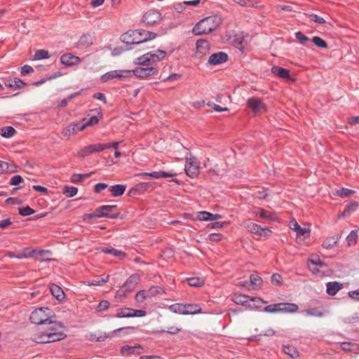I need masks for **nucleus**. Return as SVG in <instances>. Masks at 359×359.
<instances>
[{
    "label": "nucleus",
    "mask_w": 359,
    "mask_h": 359,
    "mask_svg": "<svg viewBox=\"0 0 359 359\" xmlns=\"http://www.w3.org/2000/svg\"><path fill=\"white\" fill-rule=\"evenodd\" d=\"M78 192L77 188L74 187H65L63 193L67 194L68 197L74 196Z\"/></svg>",
    "instance_id": "5fc2aeb1"
},
{
    "label": "nucleus",
    "mask_w": 359,
    "mask_h": 359,
    "mask_svg": "<svg viewBox=\"0 0 359 359\" xmlns=\"http://www.w3.org/2000/svg\"><path fill=\"white\" fill-rule=\"evenodd\" d=\"M295 36L302 45L306 46V43L310 41V39L301 32H296Z\"/></svg>",
    "instance_id": "864d4df0"
},
{
    "label": "nucleus",
    "mask_w": 359,
    "mask_h": 359,
    "mask_svg": "<svg viewBox=\"0 0 359 359\" xmlns=\"http://www.w3.org/2000/svg\"><path fill=\"white\" fill-rule=\"evenodd\" d=\"M185 304H174L169 306V309L175 313L185 315Z\"/></svg>",
    "instance_id": "ea45409f"
},
{
    "label": "nucleus",
    "mask_w": 359,
    "mask_h": 359,
    "mask_svg": "<svg viewBox=\"0 0 359 359\" xmlns=\"http://www.w3.org/2000/svg\"><path fill=\"white\" fill-rule=\"evenodd\" d=\"M196 55L198 57L207 55L209 53L210 44L209 42L205 39H198L196 43Z\"/></svg>",
    "instance_id": "ddd939ff"
},
{
    "label": "nucleus",
    "mask_w": 359,
    "mask_h": 359,
    "mask_svg": "<svg viewBox=\"0 0 359 359\" xmlns=\"http://www.w3.org/2000/svg\"><path fill=\"white\" fill-rule=\"evenodd\" d=\"M136 349H142V347L139 344L134 346H123L121 348V353L122 354L132 355L135 353Z\"/></svg>",
    "instance_id": "37998d69"
},
{
    "label": "nucleus",
    "mask_w": 359,
    "mask_h": 359,
    "mask_svg": "<svg viewBox=\"0 0 359 359\" xmlns=\"http://www.w3.org/2000/svg\"><path fill=\"white\" fill-rule=\"evenodd\" d=\"M158 68L154 66H141L133 70V74L140 79H149L158 74Z\"/></svg>",
    "instance_id": "0eeeda50"
},
{
    "label": "nucleus",
    "mask_w": 359,
    "mask_h": 359,
    "mask_svg": "<svg viewBox=\"0 0 359 359\" xmlns=\"http://www.w3.org/2000/svg\"><path fill=\"white\" fill-rule=\"evenodd\" d=\"M228 55L224 52H219L212 54L208 59V64L210 65H217L226 62Z\"/></svg>",
    "instance_id": "dca6fc26"
},
{
    "label": "nucleus",
    "mask_w": 359,
    "mask_h": 359,
    "mask_svg": "<svg viewBox=\"0 0 359 359\" xmlns=\"http://www.w3.org/2000/svg\"><path fill=\"white\" fill-rule=\"evenodd\" d=\"M50 254L48 250H39L37 251L36 250H31L29 248H25L23 252L21 255H17L16 258L22 259V258H27L31 257L34 255H40L43 256L45 255Z\"/></svg>",
    "instance_id": "aec40b11"
},
{
    "label": "nucleus",
    "mask_w": 359,
    "mask_h": 359,
    "mask_svg": "<svg viewBox=\"0 0 359 359\" xmlns=\"http://www.w3.org/2000/svg\"><path fill=\"white\" fill-rule=\"evenodd\" d=\"M279 313H292L298 311L299 306L293 303H278L276 304Z\"/></svg>",
    "instance_id": "a211bd4d"
},
{
    "label": "nucleus",
    "mask_w": 359,
    "mask_h": 359,
    "mask_svg": "<svg viewBox=\"0 0 359 359\" xmlns=\"http://www.w3.org/2000/svg\"><path fill=\"white\" fill-rule=\"evenodd\" d=\"M199 163L195 157L187 158L184 170L186 174L191 178L196 177L199 174Z\"/></svg>",
    "instance_id": "9d476101"
},
{
    "label": "nucleus",
    "mask_w": 359,
    "mask_h": 359,
    "mask_svg": "<svg viewBox=\"0 0 359 359\" xmlns=\"http://www.w3.org/2000/svg\"><path fill=\"white\" fill-rule=\"evenodd\" d=\"M235 3L246 7H255L259 8L262 6L259 4V1L257 0H233Z\"/></svg>",
    "instance_id": "7c9ffc66"
},
{
    "label": "nucleus",
    "mask_w": 359,
    "mask_h": 359,
    "mask_svg": "<svg viewBox=\"0 0 359 359\" xmlns=\"http://www.w3.org/2000/svg\"><path fill=\"white\" fill-rule=\"evenodd\" d=\"M164 292L163 290L158 286H152L149 290H146V294L148 298L156 296V294Z\"/></svg>",
    "instance_id": "49530a36"
},
{
    "label": "nucleus",
    "mask_w": 359,
    "mask_h": 359,
    "mask_svg": "<svg viewBox=\"0 0 359 359\" xmlns=\"http://www.w3.org/2000/svg\"><path fill=\"white\" fill-rule=\"evenodd\" d=\"M338 242V238L335 237H330L327 238L323 243V247L326 249H330L333 248L337 245Z\"/></svg>",
    "instance_id": "a18cd8bd"
},
{
    "label": "nucleus",
    "mask_w": 359,
    "mask_h": 359,
    "mask_svg": "<svg viewBox=\"0 0 359 359\" xmlns=\"http://www.w3.org/2000/svg\"><path fill=\"white\" fill-rule=\"evenodd\" d=\"M5 86L9 88L20 89L27 86V83L18 78L9 79L5 82Z\"/></svg>",
    "instance_id": "4be33fe9"
},
{
    "label": "nucleus",
    "mask_w": 359,
    "mask_h": 359,
    "mask_svg": "<svg viewBox=\"0 0 359 359\" xmlns=\"http://www.w3.org/2000/svg\"><path fill=\"white\" fill-rule=\"evenodd\" d=\"M135 299L139 302H142L144 299H149L146 294V290L139 291L135 295Z\"/></svg>",
    "instance_id": "680f3d73"
},
{
    "label": "nucleus",
    "mask_w": 359,
    "mask_h": 359,
    "mask_svg": "<svg viewBox=\"0 0 359 359\" xmlns=\"http://www.w3.org/2000/svg\"><path fill=\"white\" fill-rule=\"evenodd\" d=\"M358 203L355 201L351 202L350 204L346 205V207L344 209V214H350L352 212L355 211L356 208H358Z\"/></svg>",
    "instance_id": "bf43d9fd"
},
{
    "label": "nucleus",
    "mask_w": 359,
    "mask_h": 359,
    "mask_svg": "<svg viewBox=\"0 0 359 359\" xmlns=\"http://www.w3.org/2000/svg\"><path fill=\"white\" fill-rule=\"evenodd\" d=\"M223 235L221 233H210L208 236V241L210 242H219L222 240Z\"/></svg>",
    "instance_id": "e2e57ef3"
},
{
    "label": "nucleus",
    "mask_w": 359,
    "mask_h": 359,
    "mask_svg": "<svg viewBox=\"0 0 359 359\" xmlns=\"http://www.w3.org/2000/svg\"><path fill=\"white\" fill-rule=\"evenodd\" d=\"M232 300L236 304L241 305L247 309L253 310L259 307V303L267 304V302L259 297H251L243 294H235Z\"/></svg>",
    "instance_id": "39448f33"
},
{
    "label": "nucleus",
    "mask_w": 359,
    "mask_h": 359,
    "mask_svg": "<svg viewBox=\"0 0 359 359\" xmlns=\"http://www.w3.org/2000/svg\"><path fill=\"white\" fill-rule=\"evenodd\" d=\"M81 60L77 56L73 55L71 53H65L60 57V62L65 66H74L81 62Z\"/></svg>",
    "instance_id": "2eb2a0df"
},
{
    "label": "nucleus",
    "mask_w": 359,
    "mask_h": 359,
    "mask_svg": "<svg viewBox=\"0 0 359 359\" xmlns=\"http://www.w3.org/2000/svg\"><path fill=\"white\" fill-rule=\"evenodd\" d=\"M222 23V18L219 15H212L201 20L192 29L195 35H202L210 33L217 29Z\"/></svg>",
    "instance_id": "f03ea898"
},
{
    "label": "nucleus",
    "mask_w": 359,
    "mask_h": 359,
    "mask_svg": "<svg viewBox=\"0 0 359 359\" xmlns=\"http://www.w3.org/2000/svg\"><path fill=\"white\" fill-rule=\"evenodd\" d=\"M93 43V37L89 34H83L81 36L78 42V46L85 48L92 45Z\"/></svg>",
    "instance_id": "c85d7f7f"
},
{
    "label": "nucleus",
    "mask_w": 359,
    "mask_h": 359,
    "mask_svg": "<svg viewBox=\"0 0 359 359\" xmlns=\"http://www.w3.org/2000/svg\"><path fill=\"white\" fill-rule=\"evenodd\" d=\"M126 189V185L116 184L110 187L109 191L111 192V195L114 197H118L122 196L124 194Z\"/></svg>",
    "instance_id": "c756f323"
},
{
    "label": "nucleus",
    "mask_w": 359,
    "mask_h": 359,
    "mask_svg": "<svg viewBox=\"0 0 359 359\" xmlns=\"http://www.w3.org/2000/svg\"><path fill=\"white\" fill-rule=\"evenodd\" d=\"M16 131L12 126H6L1 128V135L6 138H10L14 136Z\"/></svg>",
    "instance_id": "58836bf2"
},
{
    "label": "nucleus",
    "mask_w": 359,
    "mask_h": 359,
    "mask_svg": "<svg viewBox=\"0 0 359 359\" xmlns=\"http://www.w3.org/2000/svg\"><path fill=\"white\" fill-rule=\"evenodd\" d=\"M283 352L290 356L292 358H297L299 357V351L292 346H283Z\"/></svg>",
    "instance_id": "473e14b6"
},
{
    "label": "nucleus",
    "mask_w": 359,
    "mask_h": 359,
    "mask_svg": "<svg viewBox=\"0 0 359 359\" xmlns=\"http://www.w3.org/2000/svg\"><path fill=\"white\" fill-rule=\"evenodd\" d=\"M161 20V13L155 9L149 10L142 17V22L149 26L156 25L160 22Z\"/></svg>",
    "instance_id": "1a4fd4ad"
},
{
    "label": "nucleus",
    "mask_w": 359,
    "mask_h": 359,
    "mask_svg": "<svg viewBox=\"0 0 359 359\" xmlns=\"http://www.w3.org/2000/svg\"><path fill=\"white\" fill-rule=\"evenodd\" d=\"M243 226L250 233L259 236H267L271 233L269 228H262L259 225L252 222L250 220H245L243 222Z\"/></svg>",
    "instance_id": "6e6552de"
},
{
    "label": "nucleus",
    "mask_w": 359,
    "mask_h": 359,
    "mask_svg": "<svg viewBox=\"0 0 359 359\" xmlns=\"http://www.w3.org/2000/svg\"><path fill=\"white\" fill-rule=\"evenodd\" d=\"M127 327H121V328H118V329H116V330H114L112 332H110V333H104L103 334L96 337V341H104L107 338H111L114 334H116L118 332H121L122 331H123L125 329H126ZM128 328H131L130 327H128Z\"/></svg>",
    "instance_id": "4c0bfd02"
},
{
    "label": "nucleus",
    "mask_w": 359,
    "mask_h": 359,
    "mask_svg": "<svg viewBox=\"0 0 359 359\" xmlns=\"http://www.w3.org/2000/svg\"><path fill=\"white\" fill-rule=\"evenodd\" d=\"M189 285L191 287H199L204 285L203 279L199 277H192L187 279Z\"/></svg>",
    "instance_id": "79ce46f5"
},
{
    "label": "nucleus",
    "mask_w": 359,
    "mask_h": 359,
    "mask_svg": "<svg viewBox=\"0 0 359 359\" xmlns=\"http://www.w3.org/2000/svg\"><path fill=\"white\" fill-rule=\"evenodd\" d=\"M166 52L162 50L148 52L136 59L135 63L141 66L154 65L166 57Z\"/></svg>",
    "instance_id": "20e7f679"
},
{
    "label": "nucleus",
    "mask_w": 359,
    "mask_h": 359,
    "mask_svg": "<svg viewBox=\"0 0 359 359\" xmlns=\"http://www.w3.org/2000/svg\"><path fill=\"white\" fill-rule=\"evenodd\" d=\"M69 127L72 128V129L74 128V134L79 131H82L86 128V126H83V124L81 125L79 123H72L69 125Z\"/></svg>",
    "instance_id": "338daca9"
},
{
    "label": "nucleus",
    "mask_w": 359,
    "mask_h": 359,
    "mask_svg": "<svg viewBox=\"0 0 359 359\" xmlns=\"http://www.w3.org/2000/svg\"><path fill=\"white\" fill-rule=\"evenodd\" d=\"M63 327L62 323L51 319L47 324L39 327L33 341L38 344H46L62 340L66 337Z\"/></svg>",
    "instance_id": "f257e3e1"
},
{
    "label": "nucleus",
    "mask_w": 359,
    "mask_h": 359,
    "mask_svg": "<svg viewBox=\"0 0 359 359\" xmlns=\"http://www.w3.org/2000/svg\"><path fill=\"white\" fill-rule=\"evenodd\" d=\"M297 233V242L299 243H304L310 237V230L301 226L295 231Z\"/></svg>",
    "instance_id": "5701e85b"
},
{
    "label": "nucleus",
    "mask_w": 359,
    "mask_h": 359,
    "mask_svg": "<svg viewBox=\"0 0 359 359\" xmlns=\"http://www.w3.org/2000/svg\"><path fill=\"white\" fill-rule=\"evenodd\" d=\"M139 32L130 30L121 36V40L127 45L135 44V41H138L139 39L137 36Z\"/></svg>",
    "instance_id": "6ab92c4d"
},
{
    "label": "nucleus",
    "mask_w": 359,
    "mask_h": 359,
    "mask_svg": "<svg viewBox=\"0 0 359 359\" xmlns=\"http://www.w3.org/2000/svg\"><path fill=\"white\" fill-rule=\"evenodd\" d=\"M247 105L255 114L266 111V106L262 100L256 97H252L247 101Z\"/></svg>",
    "instance_id": "9b49d317"
},
{
    "label": "nucleus",
    "mask_w": 359,
    "mask_h": 359,
    "mask_svg": "<svg viewBox=\"0 0 359 359\" xmlns=\"http://www.w3.org/2000/svg\"><path fill=\"white\" fill-rule=\"evenodd\" d=\"M53 316L51 309L48 307H41L33 311L29 316L31 323L41 327L47 324Z\"/></svg>",
    "instance_id": "7ed1b4c3"
},
{
    "label": "nucleus",
    "mask_w": 359,
    "mask_h": 359,
    "mask_svg": "<svg viewBox=\"0 0 359 359\" xmlns=\"http://www.w3.org/2000/svg\"><path fill=\"white\" fill-rule=\"evenodd\" d=\"M91 175H92V172H89L87 174H74L72 176L71 180H72V182L77 183V182H82L86 178H88L89 177L91 176Z\"/></svg>",
    "instance_id": "8fccbe9b"
},
{
    "label": "nucleus",
    "mask_w": 359,
    "mask_h": 359,
    "mask_svg": "<svg viewBox=\"0 0 359 359\" xmlns=\"http://www.w3.org/2000/svg\"><path fill=\"white\" fill-rule=\"evenodd\" d=\"M109 302L107 300H102L100 302L97 306V311H104L109 309Z\"/></svg>",
    "instance_id": "052dcab7"
},
{
    "label": "nucleus",
    "mask_w": 359,
    "mask_h": 359,
    "mask_svg": "<svg viewBox=\"0 0 359 359\" xmlns=\"http://www.w3.org/2000/svg\"><path fill=\"white\" fill-rule=\"evenodd\" d=\"M117 208V205H102L95 210V211L89 215V217H109L111 219H116L118 217L119 213H111V212Z\"/></svg>",
    "instance_id": "423d86ee"
},
{
    "label": "nucleus",
    "mask_w": 359,
    "mask_h": 359,
    "mask_svg": "<svg viewBox=\"0 0 359 359\" xmlns=\"http://www.w3.org/2000/svg\"><path fill=\"white\" fill-rule=\"evenodd\" d=\"M355 193L354 190L346 189V188H341L339 189H334L332 191V195L334 196H338L341 198H349Z\"/></svg>",
    "instance_id": "393cba45"
},
{
    "label": "nucleus",
    "mask_w": 359,
    "mask_h": 359,
    "mask_svg": "<svg viewBox=\"0 0 359 359\" xmlns=\"http://www.w3.org/2000/svg\"><path fill=\"white\" fill-rule=\"evenodd\" d=\"M50 291L52 295L58 301H62L65 298V293L63 290L57 285L50 284Z\"/></svg>",
    "instance_id": "a878e982"
},
{
    "label": "nucleus",
    "mask_w": 359,
    "mask_h": 359,
    "mask_svg": "<svg viewBox=\"0 0 359 359\" xmlns=\"http://www.w3.org/2000/svg\"><path fill=\"white\" fill-rule=\"evenodd\" d=\"M271 282L275 285H280L282 283V277L278 273H274L271 276Z\"/></svg>",
    "instance_id": "774afa93"
},
{
    "label": "nucleus",
    "mask_w": 359,
    "mask_h": 359,
    "mask_svg": "<svg viewBox=\"0 0 359 359\" xmlns=\"http://www.w3.org/2000/svg\"><path fill=\"white\" fill-rule=\"evenodd\" d=\"M211 213L206 211H201L198 213L197 219L200 221H210Z\"/></svg>",
    "instance_id": "4d7b16f0"
},
{
    "label": "nucleus",
    "mask_w": 359,
    "mask_h": 359,
    "mask_svg": "<svg viewBox=\"0 0 359 359\" xmlns=\"http://www.w3.org/2000/svg\"><path fill=\"white\" fill-rule=\"evenodd\" d=\"M140 280V275H138L137 273L132 274L126 280V282L122 285V287L128 293H130L135 289V287H137Z\"/></svg>",
    "instance_id": "f8f14e48"
},
{
    "label": "nucleus",
    "mask_w": 359,
    "mask_h": 359,
    "mask_svg": "<svg viewBox=\"0 0 359 359\" xmlns=\"http://www.w3.org/2000/svg\"><path fill=\"white\" fill-rule=\"evenodd\" d=\"M19 213L22 216H29L34 213V210L29 206L19 208Z\"/></svg>",
    "instance_id": "13d9d810"
},
{
    "label": "nucleus",
    "mask_w": 359,
    "mask_h": 359,
    "mask_svg": "<svg viewBox=\"0 0 359 359\" xmlns=\"http://www.w3.org/2000/svg\"><path fill=\"white\" fill-rule=\"evenodd\" d=\"M102 252L105 254L112 255L119 257V258H123L126 256L125 252L118 250H116L114 248H102Z\"/></svg>",
    "instance_id": "f704fd0d"
},
{
    "label": "nucleus",
    "mask_w": 359,
    "mask_h": 359,
    "mask_svg": "<svg viewBox=\"0 0 359 359\" xmlns=\"http://www.w3.org/2000/svg\"><path fill=\"white\" fill-rule=\"evenodd\" d=\"M123 73L124 72L122 70L110 71L103 74L100 78V81L106 83L114 79H121L124 76Z\"/></svg>",
    "instance_id": "412c9836"
},
{
    "label": "nucleus",
    "mask_w": 359,
    "mask_h": 359,
    "mask_svg": "<svg viewBox=\"0 0 359 359\" xmlns=\"http://www.w3.org/2000/svg\"><path fill=\"white\" fill-rule=\"evenodd\" d=\"M341 348L346 351H356L359 349L357 344L346 341L341 344Z\"/></svg>",
    "instance_id": "c03bdc74"
},
{
    "label": "nucleus",
    "mask_w": 359,
    "mask_h": 359,
    "mask_svg": "<svg viewBox=\"0 0 359 359\" xmlns=\"http://www.w3.org/2000/svg\"><path fill=\"white\" fill-rule=\"evenodd\" d=\"M176 175L175 172H168L165 171H155L151 172H142L138 175L140 177H150L154 179L167 178Z\"/></svg>",
    "instance_id": "f3484780"
},
{
    "label": "nucleus",
    "mask_w": 359,
    "mask_h": 359,
    "mask_svg": "<svg viewBox=\"0 0 359 359\" xmlns=\"http://www.w3.org/2000/svg\"><path fill=\"white\" fill-rule=\"evenodd\" d=\"M304 313L307 316L323 317L325 312L318 308H310L304 311Z\"/></svg>",
    "instance_id": "c9c22d12"
},
{
    "label": "nucleus",
    "mask_w": 359,
    "mask_h": 359,
    "mask_svg": "<svg viewBox=\"0 0 359 359\" xmlns=\"http://www.w3.org/2000/svg\"><path fill=\"white\" fill-rule=\"evenodd\" d=\"M50 57V55L47 50L39 49L36 50L34 59L36 60H39L42 59H48Z\"/></svg>",
    "instance_id": "de8ad7c7"
},
{
    "label": "nucleus",
    "mask_w": 359,
    "mask_h": 359,
    "mask_svg": "<svg viewBox=\"0 0 359 359\" xmlns=\"http://www.w3.org/2000/svg\"><path fill=\"white\" fill-rule=\"evenodd\" d=\"M133 309L129 307H124V308H120L117 310V313L115 315V317L116 318H131L133 317L132 315Z\"/></svg>",
    "instance_id": "2f4dec72"
},
{
    "label": "nucleus",
    "mask_w": 359,
    "mask_h": 359,
    "mask_svg": "<svg viewBox=\"0 0 359 359\" xmlns=\"http://www.w3.org/2000/svg\"><path fill=\"white\" fill-rule=\"evenodd\" d=\"M271 72L275 76H277L281 79H289L290 76V73L288 69L278 66H273L271 68Z\"/></svg>",
    "instance_id": "b1692460"
},
{
    "label": "nucleus",
    "mask_w": 359,
    "mask_h": 359,
    "mask_svg": "<svg viewBox=\"0 0 359 359\" xmlns=\"http://www.w3.org/2000/svg\"><path fill=\"white\" fill-rule=\"evenodd\" d=\"M255 216L269 221H276L278 217L276 213L261 209L259 212H255Z\"/></svg>",
    "instance_id": "bb28decb"
},
{
    "label": "nucleus",
    "mask_w": 359,
    "mask_h": 359,
    "mask_svg": "<svg viewBox=\"0 0 359 359\" xmlns=\"http://www.w3.org/2000/svg\"><path fill=\"white\" fill-rule=\"evenodd\" d=\"M185 315L196 314L201 312V308L198 304H185Z\"/></svg>",
    "instance_id": "72a5a7b5"
},
{
    "label": "nucleus",
    "mask_w": 359,
    "mask_h": 359,
    "mask_svg": "<svg viewBox=\"0 0 359 359\" xmlns=\"http://www.w3.org/2000/svg\"><path fill=\"white\" fill-rule=\"evenodd\" d=\"M109 276L108 275L106 276H102L97 280H93L92 281H89L88 285H94V286H100V285H102L104 283H107L109 280Z\"/></svg>",
    "instance_id": "09e8293b"
},
{
    "label": "nucleus",
    "mask_w": 359,
    "mask_h": 359,
    "mask_svg": "<svg viewBox=\"0 0 359 359\" xmlns=\"http://www.w3.org/2000/svg\"><path fill=\"white\" fill-rule=\"evenodd\" d=\"M32 72H34V69L31 66L25 65L22 67L20 74L21 76H24Z\"/></svg>",
    "instance_id": "0e129e2a"
},
{
    "label": "nucleus",
    "mask_w": 359,
    "mask_h": 359,
    "mask_svg": "<svg viewBox=\"0 0 359 359\" xmlns=\"http://www.w3.org/2000/svg\"><path fill=\"white\" fill-rule=\"evenodd\" d=\"M327 293L331 296L335 295L342 288V285L337 282H329L326 285Z\"/></svg>",
    "instance_id": "cd10ccee"
},
{
    "label": "nucleus",
    "mask_w": 359,
    "mask_h": 359,
    "mask_svg": "<svg viewBox=\"0 0 359 359\" xmlns=\"http://www.w3.org/2000/svg\"><path fill=\"white\" fill-rule=\"evenodd\" d=\"M311 41L316 46H318L319 48H327V42L319 36H314Z\"/></svg>",
    "instance_id": "3c124183"
},
{
    "label": "nucleus",
    "mask_w": 359,
    "mask_h": 359,
    "mask_svg": "<svg viewBox=\"0 0 359 359\" xmlns=\"http://www.w3.org/2000/svg\"><path fill=\"white\" fill-rule=\"evenodd\" d=\"M358 238V233L355 231H351L346 238V241L348 245H352L356 243Z\"/></svg>",
    "instance_id": "603ef678"
},
{
    "label": "nucleus",
    "mask_w": 359,
    "mask_h": 359,
    "mask_svg": "<svg viewBox=\"0 0 359 359\" xmlns=\"http://www.w3.org/2000/svg\"><path fill=\"white\" fill-rule=\"evenodd\" d=\"M95 153L93 144H90L81 148L79 151L77 155L80 157H86L92 154Z\"/></svg>",
    "instance_id": "e433bc0d"
},
{
    "label": "nucleus",
    "mask_w": 359,
    "mask_h": 359,
    "mask_svg": "<svg viewBox=\"0 0 359 359\" xmlns=\"http://www.w3.org/2000/svg\"><path fill=\"white\" fill-rule=\"evenodd\" d=\"M250 285L253 289L260 288L262 284V278L257 274H252L250 277Z\"/></svg>",
    "instance_id": "a19ab883"
},
{
    "label": "nucleus",
    "mask_w": 359,
    "mask_h": 359,
    "mask_svg": "<svg viewBox=\"0 0 359 359\" xmlns=\"http://www.w3.org/2000/svg\"><path fill=\"white\" fill-rule=\"evenodd\" d=\"M134 32H139L137 37L139 39L138 41H135V44H140L156 38V34L152 32L147 31L142 29H135Z\"/></svg>",
    "instance_id": "4468645a"
},
{
    "label": "nucleus",
    "mask_w": 359,
    "mask_h": 359,
    "mask_svg": "<svg viewBox=\"0 0 359 359\" xmlns=\"http://www.w3.org/2000/svg\"><path fill=\"white\" fill-rule=\"evenodd\" d=\"M128 292L123 290L122 286L118 290L115 294V298L118 302H122L124 298L126 297Z\"/></svg>",
    "instance_id": "6e6d98bb"
},
{
    "label": "nucleus",
    "mask_w": 359,
    "mask_h": 359,
    "mask_svg": "<svg viewBox=\"0 0 359 359\" xmlns=\"http://www.w3.org/2000/svg\"><path fill=\"white\" fill-rule=\"evenodd\" d=\"M11 172L12 170L9 168V165L5 161H0V173Z\"/></svg>",
    "instance_id": "69168bd1"
}]
</instances>
